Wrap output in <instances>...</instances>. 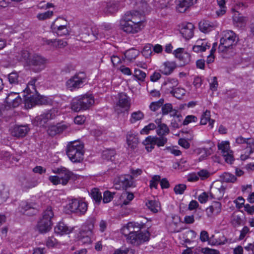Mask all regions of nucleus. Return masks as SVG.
<instances>
[{
  "label": "nucleus",
  "instance_id": "obj_1",
  "mask_svg": "<svg viewBox=\"0 0 254 254\" xmlns=\"http://www.w3.org/2000/svg\"><path fill=\"white\" fill-rule=\"evenodd\" d=\"M36 80V79L30 80L24 90V92L27 94V97H25L24 100L25 107L26 109L32 108L36 105L48 104L49 103L47 97L38 94L35 85Z\"/></svg>",
  "mask_w": 254,
  "mask_h": 254
},
{
  "label": "nucleus",
  "instance_id": "obj_20",
  "mask_svg": "<svg viewBox=\"0 0 254 254\" xmlns=\"http://www.w3.org/2000/svg\"><path fill=\"white\" fill-rule=\"evenodd\" d=\"M46 61V60L45 58L41 56L35 54L32 56L31 60H29L28 64L35 66H38L37 71H39L44 69Z\"/></svg>",
  "mask_w": 254,
  "mask_h": 254
},
{
  "label": "nucleus",
  "instance_id": "obj_24",
  "mask_svg": "<svg viewBox=\"0 0 254 254\" xmlns=\"http://www.w3.org/2000/svg\"><path fill=\"white\" fill-rule=\"evenodd\" d=\"M94 223L92 221L86 222L85 225H83L78 234V236H92Z\"/></svg>",
  "mask_w": 254,
  "mask_h": 254
},
{
  "label": "nucleus",
  "instance_id": "obj_26",
  "mask_svg": "<svg viewBox=\"0 0 254 254\" xmlns=\"http://www.w3.org/2000/svg\"><path fill=\"white\" fill-rule=\"evenodd\" d=\"M67 126L64 124L61 123L58 124L56 125L50 126L48 130L49 134L51 136H54L57 134L62 132L64 130L66 129Z\"/></svg>",
  "mask_w": 254,
  "mask_h": 254
},
{
  "label": "nucleus",
  "instance_id": "obj_28",
  "mask_svg": "<svg viewBox=\"0 0 254 254\" xmlns=\"http://www.w3.org/2000/svg\"><path fill=\"white\" fill-rule=\"evenodd\" d=\"M79 97L83 107V110L88 109L94 103V98L91 95L85 94Z\"/></svg>",
  "mask_w": 254,
  "mask_h": 254
},
{
  "label": "nucleus",
  "instance_id": "obj_10",
  "mask_svg": "<svg viewBox=\"0 0 254 254\" xmlns=\"http://www.w3.org/2000/svg\"><path fill=\"white\" fill-rule=\"evenodd\" d=\"M85 81V74L84 72H79L68 79L66 82V86L70 91H74L83 87Z\"/></svg>",
  "mask_w": 254,
  "mask_h": 254
},
{
  "label": "nucleus",
  "instance_id": "obj_33",
  "mask_svg": "<svg viewBox=\"0 0 254 254\" xmlns=\"http://www.w3.org/2000/svg\"><path fill=\"white\" fill-rule=\"evenodd\" d=\"M9 191L7 187L1 185L0 186V204L4 203L9 198Z\"/></svg>",
  "mask_w": 254,
  "mask_h": 254
},
{
  "label": "nucleus",
  "instance_id": "obj_13",
  "mask_svg": "<svg viewBox=\"0 0 254 254\" xmlns=\"http://www.w3.org/2000/svg\"><path fill=\"white\" fill-rule=\"evenodd\" d=\"M67 24V21L64 17H58L51 26L54 30H57L56 32L59 36H62L68 34Z\"/></svg>",
  "mask_w": 254,
  "mask_h": 254
},
{
  "label": "nucleus",
  "instance_id": "obj_2",
  "mask_svg": "<svg viewBox=\"0 0 254 254\" xmlns=\"http://www.w3.org/2000/svg\"><path fill=\"white\" fill-rule=\"evenodd\" d=\"M133 225L134 223L129 222L121 230L122 233L126 238L127 243L137 246L148 241L150 236L149 232L146 231L144 233L140 234L134 233Z\"/></svg>",
  "mask_w": 254,
  "mask_h": 254
},
{
  "label": "nucleus",
  "instance_id": "obj_37",
  "mask_svg": "<svg viewBox=\"0 0 254 254\" xmlns=\"http://www.w3.org/2000/svg\"><path fill=\"white\" fill-rule=\"evenodd\" d=\"M219 150L221 151L223 156H226L228 153H231L230 150V144L228 141H222L218 144Z\"/></svg>",
  "mask_w": 254,
  "mask_h": 254
},
{
  "label": "nucleus",
  "instance_id": "obj_62",
  "mask_svg": "<svg viewBox=\"0 0 254 254\" xmlns=\"http://www.w3.org/2000/svg\"><path fill=\"white\" fill-rule=\"evenodd\" d=\"M21 55V61H23L29 64V60H31L30 58V53L27 50H22L20 53Z\"/></svg>",
  "mask_w": 254,
  "mask_h": 254
},
{
  "label": "nucleus",
  "instance_id": "obj_56",
  "mask_svg": "<svg viewBox=\"0 0 254 254\" xmlns=\"http://www.w3.org/2000/svg\"><path fill=\"white\" fill-rule=\"evenodd\" d=\"M92 197L97 202H100L102 199L101 193L99 191L98 189H94L92 190L91 193Z\"/></svg>",
  "mask_w": 254,
  "mask_h": 254
},
{
  "label": "nucleus",
  "instance_id": "obj_14",
  "mask_svg": "<svg viewBox=\"0 0 254 254\" xmlns=\"http://www.w3.org/2000/svg\"><path fill=\"white\" fill-rule=\"evenodd\" d=\"M22 103V99L18 93L10 92L7 95L5 99V108L9 109L15 108L19 106Z\"/></svg>",
  "mask_w": 254,
  "mask_h": 254
},
{
  "label": "nucleus",
  "instance_id": "obj_30",
  "mask_svg": "<svg viewBox=\"0 0 254 254\" xmlns=\"http://www.w3.org/2000/svg\"><path fill=\"white\" fill-rule=\"evenodd\" d=\"M52 224V221L41 219L38 223L37 229L41 233H46L51 230Z\"/></svg>",
  "mask_w": 254,
  "mask_h": 254
},
{
  "label": "nucleus",
  "instance_id": "obj_11",
  "mask_svg": "<svg viewBox=\"0 0 254 254\" xmlns=\"http://www.w3.org/2000/svg\"><path fill=\"white\" fill-rule=\"evenodd\" d=\"M116 189L126 190L128 188L133 187V178L130 175H122L116 177L114 181Z\"/></svg>",
  "mask_w": 254,
  "mask_h": 254
},
{
  "label": "nucleus",
  "instance_id": "obj_61",
  "mask_svg": "<svg viewBox=\"0 0 254 254\" xmlns=\"http://www.w3.org/2000/svg\"><path fill=\"white\" fill-rule=\"evenodd\" d=\"M173 106L170 103H166L162 107V114L163 116L166 115L171 111L172 110Z\"/></svg>",
  "mask_w": 254,
  "mask_h": 254
},
{
  "label": "nucleus",
  "instance_id": "obj_41",
  "mask_svg": "<svg viewBox=\"0 0 254 254\" xmlns=\"http://www.w3.org/2000/svg\"><path fill=\"white\" fill-rule=\"evenodd\" d=\"M115 149H107L103 151L102 156L104 159L113 161L115 158Z\"/></svg>",
  "mask_w": 254,
  "mask_h": 254
},
{
  "label": "nucleus",
  "instance_id": "obj_53",
  "mask_svg": "<svg viewBox=\"0 0 254 254\" xmlns=\"http://www.w3.org/2000/svg\"><path fill=\"white\" fill-rule=\"evenodd\" d=\"M179 60L181 62L180 65L181 66H184L190 63V56L189 53L186 52L181 56V58H180Z\"/></svg>",
  "mask_w": 254,
  "mask_h": 254
},
{
  "label": "nucleus",
  "instance_id": "obj_60",
  "mask_svg": "<svg viewBox=\"0 0 254 254\" xmlns=\"http://www.w3.org/2000/svg\"><path fill=\"white\" fill-rule=\"evenodd\" d=\"M197 121V118L194 115L187 116L183 122V125L184 126L188 125L190 123H195Z\"/></svg>",
  "mask_w": 254,
  "mask_h": 254
},
{
  "label": "nucleus",
  "instance_id": "obj_48",
  "mask_svg": "<svg viewBox=\"0 0 254 254\" xmlns=\"http://www.w3.org/2000/svg\"><path fill=\"white\" fill-rule=\"evenodd\" d=\"M186 91L181 88H175L174 90H171V94L177 99H181L185 95Z\"/></svg>",
  "mask_w": 254,
  "mask_h": 254
},
{
  "label": "nucleus",
  "instance_id": "obj_8",
  "mask_svg": "<svg viewBox=\"0 0 254 254\" xmlns=\"http://www.w3.org/2000/svg\"><path fill=\"white\" fill-rule=\"evenodd\" d=\"M66 207L71 213L82 215L87 211L88 205L87 202L82 200L74 198L69 201Z\"/></svg>",
  "mask_w": 254,
  "mask_h": 254
},
{
  "label": "nucleus",
  "instance_id": "obj_5",
  "mask_svg": "<svg viewBox=\"0 0 254 254\" xmlns=\"http://www.w3.org/2000/svg\"><path fill=\"white\" fill-rule=\"evenodd\" d=\"M84 145L79 141L70 142L67 145L66 152L73 163H79L83 160Z\"/></svg>",
  "mask_w": 254,
  "mask_h": 254
},
{
  "label": "nucleus",
  "instance_id": "obj_54",
  "mask_svg": "<svg viewBox=\"0 0 254 254\" xmlns=\"http://www.w3.org/2000/svg\"><path fill=\"white\" fill-rule=\"evenodd\" d=\"M210 119V112L206 110L201 115L200 124L201 125H205Z\"/></svg>",
  "mask_w": 254,
  "mask_h": 254
},
{
  "label": "nucleus",
  "instance_id": "obj_4",
  "mask_svg": "<svg viewBox=\"0 0 254 254\" xmlns=\"http://www.w3.org/2000/svg\"><path fill=\"white\" fill-rule=\"evenodd\" d=\"M238 41L236 34L232 31L226 30L223 32V37L218 50L219 53H228L235 46Z\"/></svg>",
  "mask_w": 254,
  "mask_h": 254
},
{
  "label": "nucleus",
  "instance_id": "obj_17",
  "mask_svg": "<svg viewBox=\"0 0 254 254\" xmlns=\"http://www.w3.org/2000/svg\"><path fill=\"white\" fill-rule=\"evenodd\" d=\"M22 188L25 190L37 186L38 181L31 175H25L20 179Z\"/></svg>",
  "mask_w": 254,
  "mask_h": 254
},
{
  "label": "nucleus",
  "instance_id": "obj_50",
  "mask_svg": "<svg viewBox=\"0 0 254 254\" xmlns=\"http://www.w3.org/2000/svg\"><path fill=\"white\" fill-rule=\"evenodd\" d=\"M46 246L48 248L57 247L60 245V243L54 237H49L46 241Z\"/></svg>",
  "mask_w": 254,
  "mask_h": 254
},
{
  "label": "nucleus",
  "instance_id": "obj_49",
  "mask_svg": "<svg viewBox=\"0 0 254 254\" xmlns=\"http://www.w3.org/2000/svg\"><path fill=\"white\" fill-rule=\"evenodd\" d=\"M152 45L150 44H146L141 52L142 55L145 58H149L152 53Z\"/></svg>",
  "mask_w": 254,
  "mask_h": 254
},
{
  "label": "nucleus",
  "instance_id": "obj_45",
  "mask_svg": "<svg viewBox=\"0 0 254 254\" xmlns=\"http://www.w3.org/2000/svg\"><path fill=\"white\" fill-rule=\"evenodd\" d=\"M222 240L219 239H214V236L211 237L208 240V244L211 245H221L225 244L227 241V239L224 236H222Z\"/></svg>",
  "mask_w": 254,
  "mask_h": 254
},
{
  "label": "nucleus",
  "instance_id": "obj_59",
  "mask_svg": "<svg viewBox=\"0 0 254 254\" xmlns=\"http://www.w3.org/2000/svg\"><path fill=\"white\" fill-rule=\"evenodd\" d=\"M155 128L156 125L153 123H150L141 130L140 133L142 134H147L150 130H153Z\"/></svg>",
  "mask_w": 254,
  "mask_h": 254
},
{
  "label": "nucleus",
  "instance_id": "obj_27",
  "mask_svg": "<svg viewBox=\"0 0 254 254\" xmlns=\"http://www.w3.org/2000/svg\"><path fill=\"white\" fill-rule=\"evenodd\" d=\"M44 44L52 46L55 48H63L67 46L66 41L60 39H44Z\"/></svg>",
  "mask_w": 254,
  "mask_h": 254
},
{
  "label": "nucleus",
  "instance_id": "obj_51",
  "mask_svg": "<svg viewBox=\"0 0 254 254\" xmlns=\"http://www.w3.org/2000/svg\"><path fill=\"white\" fill-rule=\"evenodd\" d=\"M116 192H112L109 190H106L103 193V201L104 203H106L110 202L114 198Z\"/></svg>",
  "mask_w": 254,
  "mask_h": 254
},
{
  "label": "nucleus",
  "instance_id": "obj_40",
  "mask_svg": "<svg viewBox=\"0 0 254 254\" xmlns=\"http://www.w3.org/2000/svg\"><path fill=\"white\" fill-rule=\"evenodd\" d=\"M234 25L239 28L245 27L247 24V19L245 17H233Z\"/></svg>",
  "mask_w": 254,
  "mask_h": 254
},
{
  "label": "nucleus",
  "instance_id": "obj_12",
  "mask_svg": "<svg viewBox=\"0 0 254 254\" xmlns=\"http://www.w3.org/2000/svg\"><path fill=\"white\" fill-rule=\"evenodd\" d=\"M136 3L138 9L127 11L125 14V16H144L149 14L151 8L146 1L140 0Z\"/></svg>",
  "mask_w": 254,
  "mask_h": 254
},
{
  "label": "nucleus",
  "instance_id": "obj_18",
  "mask_svg": "<svg viewBox=\"0 0 254 254\" xmlns=\"http://www.w3.org/2000/svg\"><path fill=\"white\" fill-rule=\"evenodd\" d=\"M222 210V204L218 201H214L206 210V214L208 218H214L220 213Z\"/></svg>",
  "mask_w": 254,
  "mask_h": 254
},
{
  "label": "nucleus",
  "instance_id": "obj_32",
  "mask_svg": "<svg viewBox=\"0 0 254 254\" xmlns=\"http://www.w3.org/2000/svg\"><path fill=\"white\" fill-rule=\"evenodd\" d=\"M147 141L153 142L154 145H157L158 147L163 146L167 142V139L163 136H148L147 137Z\"/></svg>",
  "mask_w": 254,
  "mask_h": 254
},
{
  "label": "nucleus",
  "instance_id": "obj_3",
  "mask_svg": "<svg viewBox=\"0 0 254 254\" xmlns=\"http://www.w3.org/2000/svg\"><path fill=\"white\" fill-rule=\"evenodd\" d=\"M146 24L144 18L140 17H131V18L125 17L120 20V27L127 34H135L142 30Z\"/></svg>",
  "mask_w": 254,
  "mask_h": 254
},
{
  "label": "nucleus",
  "instance_id": "obj_22",
  "mask_svg": "<svg viewBox=\"0 0 254 254\" xmlns=\"http://www.w3.org/2000/svg\"><path fill=\"white\" fill-rule=\"evenodd\" d=\"M57 115V112L54 109L50 110L39 116L36 117V120L41 126L46 123L49 120L54 119Z\"/></svg>",
  "mask_w": 254,
  "mask_h": 254
},
{
  "label": "nucleus",
  "instance_id": "obj_52",
  "mask_svg": "<svg viewBox=\"0 0 254 254\" xmlns=\"http://www.w3.org/2000/svg\"><path fill=\"white\" fill-rule=\"evenodd\" d=\"M19 76L17 72H12L8 74V79L10 84H17L19 81Z\"/></svg>",
  "mask_w": 254,
  "mask_h": 254
},
{
  "label": "nucleus",
  "instance_id": "obj_57",
  "mask_svg": "<svg viewBox=\"0 0 254 254\" xmlns=\"http://www.w3.org/2000/svg\"><path fill=\"white\" fill-rule=\"evenodd\" d=\"M187 186L185 184H178L174 188V191L177 194H182L186 190Z\"/></svg>",
  "mask_w": 254,
  "mask_h": 254
},
{
  "label": "nucleus",
  "instance_id": "obj_19",
  "mask_svg": "<svg viewBox=\"0 0 254 254\" xmlns=\"http://www.w3.org/2000/svg\"><path fill=\"white\" fill-rule=\"evenodd\" d=\"M194 28V27L191 23H183L180 30V33L185 39L189 40L193 36Z\"/></svg>",
  "mask_w": 254,
  "mask_h": 254
},
{
  "label": "nucleus",
  "instance_id": "obj_42",
  "mask_svg": "<svg viewBox=\"0 0 254 254\" xmlns=\"http://www.w3.org/2000/svg\"><path fill=\"white\" fill-rule=\"evenodd\" d=\"M139 51L134 49H129L126 52L125 56L128 61H132L135 59L139 55Z\"/></svg>",
  "mask_w": 254,
  "mask_h": 254
},
{
  "label": "nucleus",
  "instance_id": "obj_36",
  "mask_svg": "<svg viewBox=\"0 0 254 254\" xmlns=\"http://www.w3.org/2000/svg\"><path fill=\"white\" fill-rule=\"evenodd\" d=\"M146 205L151 211L154 213L157 212L160 208L159 202L155 200H148L146 203Z\"/></svg>",
  "mask_w": 254,
  "mask_h": 254
},
{
  "label": "nucleus",
  "instance_id": "obj_47",
  "mask_svg": "<svg viewBox=\"0 0 254 254\" xmlns=\"http://www.w3.org/2000/svg\"><path fill=\"white\" fill-rule=\"evenodd\" d=\"M209 198H215V197L211 192H210L209 194H208V193L203 192L200 194L198 197V199L201 203H206Z\"/></svg>",
  "mask_w": 254,
  "mask_h": 254
},
{
  "label": "nucleus",
  "instance_id": "obj_63",
  "mask_svg": "<svg viewBox=\"0 0 254 254\" xmlns=\"http://www.w3.org/2000/svg\"><path fill=\"white\" fill-rule=\"evenodd\" d=\"M217 3L221 8V10L220 12L217 11L216 13L219 15V14L224 15L225 14L226 10L225 9V0H217Z\"/></svg>",
  "mask_w": 254,
  "mask_h": 254
},
{
  "label": "nucleus",
  "instance_id": "obj_35",
  "mask_svg": "<svg viewBox=\"0 0 254 254\" xmlns=\"http://www.w3.org/2000/svg\"><path fill=\"white\" fill-rule=\"evenodd\" d=\"M144 118V115L141 111H137L132 112L130 115L129 122L131 124L141 121Z\"/></svg>",
  "mask_w": 254,
  "mask_h": 254
},
{
  "label": "nucleus",
  "instance_id": "obj_46",
  "mask_svg": "<svg viewBox=\"0 0 254 254\" xmlns=\"http://www.w3.org/2000/svg\"><path fill=\"white\" fill-rule=\"evenodd\" d=\"M54 216V213L51 206H48L43 213L41 219L51 221L52 218Z\"/></svg>",
  "mask_w": 254,
  "mask_h": 254
},
{
  "label": "nucleus",
  "instance_id": "obj_6",
  "mask_svg": "<svg viewBox=\"0 0 254 254\" xmlns=\"http://www.w3.org/2000/svg\"><path fill=\"white\" fill-rule=\"evenodd\" d=\"M54 172L58 175L50 176L49 180L55 185H66L70 179L74 177L72 172L63 167L56 169Z\"/></svg>",
  "mask_w": 254,
  "mask_h": 254
},
{
  "label": "nucleus",
  "instance_id": "obj_7",
  "mask_svg": "<svg viewBox=\"0 0 254 254\" xmlns=\"http://www.w3.org/2000/svg\"><path fill=\"white\" fill-rule=\"evenodd\" d=\"M130 107V98L125 93H119L116 97L114 110L118 115L127 111Z\"/></svg>",
  "mask_w": 254,
  "mask_h": 254
},
{
  "label": "nucleus",
  "instance_id": "obj_23",
  "mask_svg": "<svg viewBox=\"0 0 254 254\" xmlns=\"http://www.w3.org/2000/svg\"><path fill=\"white\" fill-rule=\"evenodd\" d=\"M178 84V80L176 79L168 78L163 83L162 89L164 90L166 93H171V90H174Z\"/></svg>",
  "mask_w": 254,
  "mask_h": 254
},
{
  "label": "nucleus",
  "instance_id": "obj_39",
  "mask_svg": "<svg viewBox=\"0 0 254 254\" xmlns=\"http://www.w3.org/2000/svg\"><path fill=\"white\" fill-rule=\"evenodd\" d=\"M119 9V5L117 3L110 2L106 4L105 11L107 14H113Z\"/></svg>",
  "mask_w": 254,
  "mask_h": 254
},
{
  "label": "nucleus",
  "instance_id": "obj_15",
  "mask_svg": "<svg viewBox=\"0 0 254 254\" xmlns=\"http://www.w3.org/2000/svg\"><path fill=\"white\" fill-rule=\"evenodd\" d=\"M218 23L214 19H204L198 24L199 30L205 33L214 30L218 26Z\"/></svg>",
  "mask_w": 254,
  "mask_h": 254
},
{
  "label": "nucleus",
  "instance_id": "obj_64",
  "mask_svg": "<svg viewBox=\"0 0 254 254\" xmlns=\"http://www.w3.org/2000/svg\"><path fill=\"white\" fill-rule=\"evenodd\" d=\"M134 250L127 248L125 250L118 249L115 251L113 254H134Z\"/></svg>",
  "mask_w": 254,
  "mask_h": 254
},
{
  "label": "nucleus",
  "instance_id": "obj_34",
  "mask_svg": "<svg viewBox=\"0 0 254 254\" xmlns=\"http://www.w3.org/2000/svg\"><path fill=\"white\" fill-rule=\"evenodd\" d=\"M71 109L75 112L83 110V107L81 104V101L79 96L73 99L71 103Z\"/></svg>",
  "mask_w": 254,
  "mask_h": 254
},
{
  "label": "nucleus",
  "instance_id": "obj_9",
  "mask_svg": "<svg viewBox=\"0 0 254 254\" xmlns=\"http://www.w3.org/2000/svg\"><path fill=\"white\" fill-rule=\"evenodd\" d=\"M235 143L238 145H241L242 147L246 150L245 154L241 156V158L243 160L248 158L249 155L254 151V139L253 138H245L240 136L236 139Z\"/></svg>",
  "mask_w": 254,
  "mask_h": 254
},
{
  "label": "nucleus",
  "instance_id": "obj_25",
  "mask_svg": "<svg viewBox=\"0 0 254 254\" xmlns=\"http://www.w3.org/2000/svg\"><path fill=\"white\" fill-rule=\"evenodd\" d=\"M35 204L33 203H29L26 201H22L18 207L19 211L23 214L26 215H31L34 214V212H27V211L33 210V211H34L35 209Z\"/></svg>",
  "mask_w": 254,
  "mask_h": 254
},
{
  "label": "nucleus",
  "instance_id": "obj_38",
  "mask_svg": "<svg viewBox=\"0 0 254 254\" xmlns=\"http://www.w3.org/2000/svg\"><path fill=\"white\" fill-rule=\"evenodd\" d=\"M127 141L128 147L132 149L135 148L138 144V138L133 134H127Z\"/></svg>",
  "mask_w": 254,
  "mask_h": 254
},
{
  "label": "nucleus",
  "instance_id": "obj_31",
  "mask_svg": "<svg viewBox=\"0 0 254 254\" xmlns=\"http://www.w3.org/2000/svg\"><path fill=\"white\" fill-rule=\"evenodd\" d=\"M54 230L56 233L61 235L69 234L72 231L71 228H69L62 222H59Z\"/></svg>",
  "mask_w": 254,
  "mask_h": 254
},
{
  "label": "nucleus",
  "instance_id": "obj_44",
  "mask_svg": "<svg viewBox=\"0 0 254 254\" xmlns=\"http://www.w3.org/2000/svg\"><path fill=\"white\" fill-rule=\"evenodd\" d=\"M220 178L223 182L226 183H234L237 180L235 175L228 172L222 174Z\"/></svg>",
  "mask_w": 254,
  "mask_h": 254
},
{
  "label": "nucleus",
  "instance_id": "obj_21",
  "mask_svg": "<svg viewBox=\"0 0 254 254\" xmlns=\"http://www.w3.org/2000/svg\"><path fill=\"white\" fill-rule=\"evenodd\" d=\"M30 129L27 125L14 126L11 130L12 136L20 138L24 137L28 132Z\"/></svg>",
  "mask_w": 254,
  "mask_h": 254
},
{
  "label": "nucleus",
  "instance_id": "obj_55",
  "mask_svg": "<svg viewBox=\"0 0 254 254\" xmlns=\"http://www.w3.org/2000/svg\"><path fill=\"white\" fill-rule=\"evenodd\" d=\"M134 76L137 80L143 81L146 77V73L139 69H135L134 71Z\"/></svg>",
  "mask_w": 254,
  "mask_h": 254
},
{
  "label": "nucleus",
  "instance_id": "obj_16",
  "mask_svg": "<svg viewBox=\"0 0 254 254\" xmlns=\"http://www.w3.org/2000/svg\"><path fill=\"white\" fill-rule=\"evenodd\" d=\"M197 0H176V10L180 13H185L196 3Z\"/></svg>",
  "mask_w": 254,
  "mask_h": 254
},
{
  "label": "nucleus",
  "instance_id": "obj_58",
  "mask_svg": "<svg viewBox=\"0 0 254 254\" xmlns=\"http://www.w3.org/2000/svg\"><path fill=\"white\" fill-rule=\"evenodd\" d=\"M160 181V176L159 175L154 176L152 179L150 181V188L157 189L158 183Z\"/></svg>",
  "mask_w": 254,
  "mask_h": 254
},
{
  "label": "nucleus",
  "instance_id": "obj_43",
  "mask_svg": "<svg viewBox=\"0 0 254 254\" xmlns=\"http://www.w3.org/2000/svg\"><path fill=\"white\" fill-rule=\"evenodd\" d=\"M169 132V128L166 124H160L158 125L156 129V132L159 136L165 135L168 134Z\"/></svg>",
  "mask_w": 254,
  "mask_h": 254
},
{
  "label": "nucleus",
  "instance_id": "obj_29",
  "mask_svg": "<svg viewBox=\"0 0 254 254\" xmlns=\"http://www.w3.org/2000/svg\"><path fill=\"white\" fill-rule=\"evenodd\" d=\"M176 66L175 62L167 61L163 64L160 71L165 75H169L173 71Z\"/></svg>",
  "mask_w": 254,
  "mask_h": 254
}]
</instances>
